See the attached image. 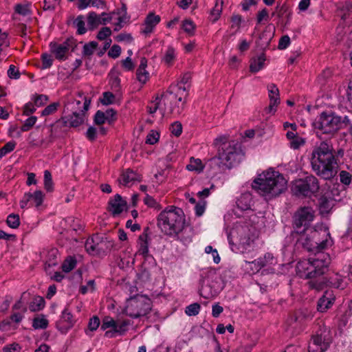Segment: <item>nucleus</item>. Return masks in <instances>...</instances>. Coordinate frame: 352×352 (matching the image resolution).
Here are the masks:
<instances>
[{"label":"nucleus","mask_w":352,"mask_h":352,"mask_svg":"<svg viewBox=\"0 0 352 352\" xmlns=\"http://www.w3.org/2000/svg\"><path fill=\"white\" fill-rule=\"evenodd\" d=\"M215 143L221 144L218 156L209 160V166L217 169V172L230 169L241 160L243 154L239 142L234 140L227 142L226 136H219L215 139Z\"/></svg>","instance_id":"1"},{"label":"nucleus","mask_w":352,"mask_h":352,"mask_svg":"<svg viewBox=\"0 0 352 352\" xmlns=\"http://www.w3.org/2000/svg\"><path fill=\"white\" fill-rule=\"evenodd\" d=\"M332 150V146L324 141L312 151V168L318 175L324 179L333 177L336 173L337 161Z\"/></svg>","instance_id":"2"},{"label":"nucleus","mask_w":352,"mask_h":352,"mask_svg":"<svg viewBox=\"0 0 352 352\" xmlns=\"http://www.w3.org/2000/svg\"><path fill=\"white\" fill-rule=\"evenodd\" d=\"M287 182L283 175L271 170L259 175L252 184V187L266 199L278 196L287 189Z\"/></svg>","instance_id":"3"},{"label":"nucleus","mask_w":352,"mask_h":352,"mask_svg":"<svg viewBox=\"0 0 352 352\" xmlns=\"http://www.w3.org/2000/svg\"><path fill=\"white\" fill-rule=\"evenodd\" d=\"M90 100L85 98L83 109H81L80 105L81 102L76 99H72L65 105L67 111H71L72 113L67 116L63 117L61 120L57 121L52 125L50 142H52L54 138L60 136L58 129L63 126H69L71 127H77L82 124L85 121V112L87 111L90 105Z\"/></svg>","instance_id":"4"},{"label":"nucleus","mask_w":352,"mask_h":352,"mask_svg":"<svg viewBox=\"0 0 352 352\" xmlns=\"http://www.w3.org/2000/svg\"><path fill=\"white\" fill-rule=\"evenodd\" d=\"M186 223L184 211L180 208L169 206L163 210L157 216V225L165 235L177 236L178 232Z\"/></svg>","instance_id":"5"},{"label":"nucleus","mask_w":352,"mask_h":352,"mask_svg":"<svg viewBox=\"0 0 352 352\" xmlns=\"http://www.w3.org/2000/svg\"><path fill=\"white\" fill-rule=\"evenodd\" d=\"M314 254L308 259L300 261L296 270L300 277L315 278L324 274L331 263L329 254L322 251L314 252Z\"/></svg>","instance_id":"6"},{"label":"nucleus","mask_w":352,"mask_h":352,"mask_svg":"<svg viewBox=\"0 0 352 352\" xmlns=\"http://www.w3.org/2000/svg\"><path fill=\"white\" fill-rule=\"evenodd\" d=\"M176 88V86H170L160 98L157 97L155 100L152 102V104L148 106V113L153 114L160 109L162 115L165 113L179 115L182 111L184 102L182 96L177 98V94L173 93Z\"/></svg>","instance_id":"7"},{"label":"nucleus","mask_w":352,"mask_h":352,"mask_svg":"<svg viewBox=\"0 0 352 352\" xmlns=\"http://www.w3.org/2000/svg\"><path fill=\"white\" fill-rule=\"evenodd\" d=\"M300 240L305 248L309 252L322 251L333 244V240L327 230H311L306 236H302Z\"/></svg>","instance_id":"8"},{"label":"nucleus","mask_w":352,"mask_h":352,"mask_svg":"<svg viewBox=\"0 0 352 352\" xmlns=\"http://www.w3.org/2000/svg\"><path fill=\"white\" fill-rule=\"evenodd\" d=\"M230 236L234 238L243 250L251 247L258 237L255 226L249 224H236L232 230Z\"/></svg>","instance_id":"9"},{"label":"nucleus","mask_w":352,"mask_h":352,"mask_svg":"<svg viewBox=\"0 0 352 352\" xmlns=\"http://www.w3.org/2000/svg\"><path fill=\"white\" fill-rule=\"evenodd\" d=\"M313 125L318 134L333 135L340 127L341 118L333 113L322 112Z\"/></svg>","instance_id":"10"},{"label":"nucleus","mask_w":352,"mask_h":352,"mask_svg":"<svg viewBox=\"0 0 352 352\" xmlns=\"http://www.w3.org/2000/svg\"><path fill=\"white\" fill-rule=\"evenodd\" d=\"M201 280L199 294L206 299H211L216 297L222 287L219 282V277L213 271H208Z\"/></svg>","instance_id":"11"},{"label":"nucleus","mask_w":352,"mask_h":352,"mask_svg":"<svg viewBox=\"0 0 352 352\" xmlns=\"http://www.w3.org/2000/svg\"><path fill=\"white\" fill-rule=\"evenodd\" d=\"M293 191L298 196L310 197L319 190L318 180L313 175L296 180L293 185Z\"/></svg>","instance_id":"12"},{"label":"nucleus","mask_w":352,"mask_h":352,"mask_svg":"<svg viewBox=\"0 0 352 352\" xmlns=\"http://www.w3.org/2000/svg\"><path fill=\"white\" fill-rule=\"evenodd\" d=\"M151 309L150 300L144 296H139L129 301L125 311L127 316L137 318L146 315Z\"/></svg>","instance_id":"13"},{"label":"nucleus","mask_w":352,"mask_h":352,"mask_svg":"<svg viewBox=\"0 0 352 352\" xmlns=\"http://www.w3.org/2000/svg\"><path fill=\"white\" fill-rule=\"evenodd\" d=\"M331 342L330 331L326 327L320 328L312 336L309 344V352H324L329 347Z\"/></svg>","instance_id":"14"},{"label":"nucleus","mask_w":352,"mask_h":352,"mask_svg":"<svg viewBox=\"0 0 352 352\" xmlns=\"http://www.w3.org/2000/svg\"><path fill=\"white\" fill-rule=\"evenodd\" d=\"M314 212L311 208L309 207H302L298 210L293 217V226L294 228L296 230L297 232H300L301 231L298 230L301 228H304L303 231L305 230V228L308 226L309 223L314 220Z\"/></svg>","instance_id":"15"},{"label":"nucleus","mask_w":352,"mask_h":352,"mask_svg":"<svg viewBox=\"0 0 352 352\" xmlns=\"http://www.w3.org/2000/svg\"><path fill=\"white\" fill-rule=\"evenodd\" d=\"M76 46V41L73 38H67L61 44L50 43L51 52L54 54L56 59L64 60L66 59V54L69 51H74Z\"/></svg>","instance_id":"16"},{"label":"nucleus","mask_w":352,"mask_h":352,"mask_svg":"<svg viewBox=\"0 0 352 352\" xmlns=\"http://www.w3.org/2000/svg\"><path fill=\"white\" fill-rule=\"evenodd\" d=\"M312 318L311 311L307 309L297 310L290 316L287 322L293 329L300 328L304 322Z\"/></svg>","instance_id":"17"},{"label":"nucleus","mask_w":352,"mask_h":352,"mask_svg":"<svg viewBox=\"0 0 352 352\" xmlns=\"http://www.w3.org/2000/svg\"><path fill=\"white\" fill-rule=\"evenodd\" d=\"M269 93L270 104L266 109L268 113H274L276 111V107L280 103L279 90L275 84H270L267 86Z\"/></svg>","instance_id":"18"},{"label":"nucleus","mask_w":352,"mask_h":352,"mask_svg":"<svg viewBox=\"0 0 352 352\" xmlns=\"http://www.w3.org/2000/svg\"><path fill=\"white\" fill-rule=\"evenodd\" d=\"M126 207V201L119 195L116 194L114 197L109 201V210L113 216L122 213Z\"/></svg>","instance_id":"19"},{"label":"nucleus","mask_w":352,"mask_h":352,"mask_svg":"<svg viewBox=\"0 0 352 352\" xmlns=\"http://www.w3.org/2000/svg\"><path fill=\"white\" fill-rule=\"evenodd\" d=\"M335 300V296L331 290H327L318 300L317 309L320 312H324L330 308Z\"/></svg>","instance_id":"20"},{"label":"nucleus","mask_w":352,"mask_h":352,"mask_svg":"<svg viewBox=\"0 0 352 352\" xmlns=\"http://www.w3.org/2000/svg\"><path fill=\"white\" fill-rule=\"evenodd\" d=\"M182 230L178 232L177 236H170V237L180 241L184 245H187L192 241L193 236L192 230L188 226L187 223H185V226Z\"/></svg>","instance_id":"21"},{"label":"nucleus","mask_w":352,"mask_h":352,"mask_svg":"<svg viewBox=\"0 0 352 352\" xmlns=\"http://www.w3.org/2000/svg\"><path fill=\"white\" fill-rule=\"evenodd\" d=\"M160 16L154 13H149L144 21V28L142 32L145 34H150L153 32L154 28L160 23Z\"/></svg>","instance_id":"22"},{"label":"nucleus","mask_w":352,"mask_h":352,"mask_svg":"<svg viewBox=\"0 0 352 352\" xmlns=\"http://www.w3.org/2000/svg\"><path fill=\"white\" fill-rule=\"evenodd\" d=\"M286 137L289 140V147L296 150L305 145L306 140L304 138L298 135L296 132L287 131Z\"/></svg>","instance_id":"23"},{"label":"nucleus","mask_w":352,"mask_h":352,"mask_svg":"<svg viewBox=\"0 0 352 352\" xmlns=\"http://www.w3.org/2000/svg\"><path fill=\"white\" fill-rule=\"evenodd\" d=\"M146 66L147 60L146 58L143 57L140 60V64L136 72L137 79L142 84H144L147 81L149 76L148 73L146 70Z\"/></svg>","instance_id":"24"},{"label":"nucleus","mask_w":352,"mask_h":352,"mask_svg":"<svg viewBox=\"0 0 352 352\" xmlns=\"http://www.w3.org/2000/svg\"><path fill=\"white\" fill-rule=\"evenodd\" d=\"M190 78H191L190 74H189V73L184 74L180 80L179 84L175 85L177 87V88L175 89L173 93L177 94V98H179V96H182L183 98L182 94L184 93H186V88L184 85L189 82ZM182 102H184V103L185 102L183 99H182Z\"/></svg>","instance_id":"25"},{"label":"nucleus","mask_w":352,"mask_h":352,"mask_svg":"<svg viewBox=\"0 0 352 352\" xmlns=\"http://www.w3.org/2000/svg\"><path fill=\"white\" fill-rule=\"evenodd\" d=\"M260 268L268 265H274L276 263V260L271 253H266L263 257H260L254 261Z\"/></svg>","instance_id":"26"},{"label":"nucleus","mask_w":352,"mask_h":352,"mask_svg":"<svg viewBox=\"0 0 352 352\" xmlns=\"http://www.w3.org/2000/svg\"><path fill=\"white\" fill-rule=\"evenodd\" d=\"M138 253L144 256H146L148 254V246L147 242V234H142L138 239Z\"/></svg>","instance_id":"27"},{"label":"nucleus","mask_w":352,"mask_h":352,"mask_svg":"<svg viewBox=\"0 0 352 352\" xmlns=\"http://www.w3.org/2000/svg\"><path fill=\"white\" fill-rule=\"evenodd\" d=\"M176 58L175 50L172 46H168L166 50L162 61L167 65H172Z\"/></svg>","instance_id":"28"},{"label":"nucleus","mask_w":352,"mask_h":352,"mask_svg":"<svg viewBox=\"0 0 352 352\" xmlns=\"http://www.w3.org/2000/svg\"><path fill=\"white\" fill-rule=\"evenodd\" d=\"M204 166L200 159L191 157L190 163L186 166V168L190 171L201 173L204 170Z\"/></svg>","instance_id":"29"},{"label":"nucleus","mask_w":352,"mask_h":352,"mask_svg":"<svg viewBox=\"0 0 352 352\" xmlns=\"http://www.w3.org/2000/svg\"><path fill=\"white\" fill-rule=\"evenodd\" d=\"M265 60V58L263 55H261L256 58L252 59L250 65V71L252 72L256 73L261 70L264 66Z\"/></svg>","instance_id":"30"},{"label":"nucleus","mask_w":352,"mask_h":352,"mask_svg":"<svg viewBox=\"0 0 352 352\" xmlns=\"http://www.w3.org/2000/svg\"><path fill=\"white\" fill-rule=\"evenodd\" d=\"M45 307V300L41 296H35L30 302L29 309L31 311H38Z\"/></svg>","instance_id":"31"},{"label":"nucleus","mask_w":352,"mask_h":352,"mask_svg":"<svg viewBox=\"0 0 352 352\" xmlns=\"http://www.w3.org/2000/svg\"><path fill=\"white\" fill-rule=\"evenodd\" d=\"M291 10L289 6L287 3H278L275 8V11L272 13V16L276 15L278 18L284 17Z\"/></svg>","instance_id":"32"},{"label":"nucleus","mask_w":352,"mask_h":352,"mask_svg":"<svg viewBox=\"0 0 352 352\" xmlns=\"http://www.w3.org/2000/svg\"><path fill=\"white\" fill-rule=\"evenodd\" d=\"M137 179V175L130 169H127L122 175L120 182L124 185H127L130 182Z\"/></svg>","instance_id":"33"},{"label":"nucleus","mask_w":352,"mask_h":352,"mask_svg":"<svg viewBox=\"0 0 352 352\" xmlns=\"http://www.w3.org/2000/svg\"><path fill=\"white\" fill-rule=\"evenodd\" d=\"M87 21L89 26L94 29L100 24L101 17L94 12H91L88 15Z\"/></svg>","instance_id":"34"},{"label":"nucleus","mask_w":352,"mask_h":352,"mask_svg":"<svg viewBox=\"0 0 352 352\" xmlns=\"http://www.w3.org/2000/svg\"><path fill=\"white\" fill-rule=\"evenodd\" d=\"M44 188L48 192H52L54 190L52 175L47 170L44 171Z\"/></svg>","instance_id":"35"},{"label":"nucleus","mask_w":352,"mask_h":352,"mask_svg":"<svg viewBox=\"0 0 352 352\" xmlns=\"http://www.w3.org/2000/svg\"><path fill=\"white\" fill-rule=\"evenodd\" d=\"M6 223L10 228H17L20 225L19 216L14 213L9 214L7 217Z\"/></svg>","instance_id":"36"},{"label":"nucleus","mask_w":352,"mask_h":352,"mask_svg":"<svg viewBox=\"0 0 352 352\" xmlns=\"http://www.w3.org/2000/svg\"><path fill=\"white\" fill-rule=\"evenodd\" d=\"M319 206L321 213H328L332 208V203L326 197H322L320 199Z\"/></svg>","instance_id":"37"},{"label":"nucleus","mask_w":352,"mask_h":352,"mask_svg":"<svg viewBox=\"0 0 352 352\" xmlns=\"http://www.w3.org/2000/svg\"><path fill=\"white\" fill-rule=\"evenodd\" d=\"M48 321L44 316L37 317L33 320L32 327L34 329H46Z\"/></svg>","instance_id":"38"},{"label":"nucleus","mask_w":352,"mask_h":352,"mask_svg":"<svg viewBox=\"0 0 352 352\" xmlns=\"http://www.w3.org/2000/svg\"><path fill=\"white\" fill-rule=\"evenodd\" d=\"M252 346L250 345L241 346L235 350L230 351L228 348L221 349L219 346L217 347L214 352H251Z\"/></svg>","instance_id":"39"},{"label":"nucleus","mask_w":352,"mask_h":352,"mask_svg":"<svg viewBox=\"0 0 352 352\" xmlns=\"http://www.w3.org/2000/svg\"><path fill=\"white\" fill-rule=\"evenodd\" d=\"M309 287L317 291H320L324 289L326 285L325 282L321 278L311 280L308 282Z\"/></svg>","instance_id":"40"},{"label":"nucleus","mask_w":352,"mask_h":352,"mask_svg":"<svg viewBox=\"0 0 352 352\" xmlns=\"http://www.w3.org/2000/svg\"><path fill=\"white\" fill-rule=\"evenodd\" d=\"M76 259L72 257H69L67 259H65V261L62 265L63 271L65 272H69L76 267Z\"/></svg>","instance_id":"41"},{"label":"nucleus","mask_w":352,"mask_h":352,"mask_svg":"<svg viewBox=\"0 0 352 352\" xmlns=\"http://www.w3.org/2000/svg\"><path fill=\"white\" fill-rule=\"evenodd\" d=\"M32 205L34 204L36 207L40 206L43 200V193L41 190H36L32 193L31 197Z\"/></svg>","instance_id":"42"},{"label":"nucleus","mask_w":352,"mask_h":352,"mask_svg":"<svg viewBox=\"0 0 352 352\" xmlns=\"http://www.w3.org/2000/svg\"><path fill=\"white\" fill-rule=\"evenodd\" d=\"M98 47V43L96 41H91L87 43L83 47L82 54L85 56H91L94 54L95 50Z\"/></svg>","instance_id":"43"},{"label":"nucleus","mask_w":352,"mask_h":352,"mask_svg":"<svg viewBox=\"0 0 352 352\" xmlns=\"http://www.w3.org/2000/svg\"><path fill=\"white\" fill-rule=\"evenodd\" d=\"M16 142L14 141H10L7 142L1 149H0V157H3L8 153L12 152L15 146Z\"/></svg>","instance_id":"44"},{"label":"nucleus","mask_w":352,"mask_h":352,"mask_svg":"<svg viewBox=\"0 0 352 352\" xmlns=\"http://www.w3.org/2000/svg\"><path fill=\"white\" fill-rule=\"evenodd\" d=\"M74 25L77 28L78 34H83L86 32L85 23L82 16H78L74 21Z\"/></svg>","instance_id":"45"},{"label":"nucleus","mask_w":352,"mask_h":352,"mask_svg":"<svg viewBox=\"0 0 352 352\" xmlns=\"http://www.w3.org/2000/svg\"><path fill=\"white\" fill-rule=\"evenodd\" d=\"M200 309L201 307L198 303H193L186 307L185 313L189 316H196L199 314Z\"/></svg>","instance_id":"46"},{"label":"nucleus","mask_w":352,"mask_h":352,"mask_svg":"<svg viewBox=\"0 0 352 352\" xmlns=\"http://www.w3.org/2000/svg\"><path fill=\"white\" fill-rule=\"evenodd\" d=\"M222 3H223V1L221 0H217L216 1V4H215V6L214 7V8L211 10V15L212 16H214V21H217L220 14H221V12L222 11Z\"/></svg>","instance_id":"47"},{"label":"nucleus","mask_w":352,"mask_h":352,"mask_svg":"<svg viewBox=\"0 0 352 352\" xmlns=\"http://www.w3.org/2000/svg\"><path fill=\"white\" fill-rule=\"evenodd\" d=\"M37 118L36 116H30L25 120L24 124L22 125L21 130L22 131H29L36 123Z\"/></svg>","instance_id":"48"},{"label":"nucleus","mask_w":352,"mask_h":352,"mask_svg":"<svg viewBox=\"0 0 352 352\" xmlns=\"http://www.w3.org/2000/svg\"><path fill=\"white\" fill-rule=\"evenodd\" d=\"M115 100V96L109 91L104 92L102 98H100V102L102 104L109 105L113 104Z\"/></svg>","instance_id":"49"},{"label":"nucleus","mask_w":352,"mask_h":352,"mask_svg":"<svg viewBox=\"0 0 352 352\" xmlns=\"http://www.w3.org/2000/svg\"><path fill=\"white\" fill-rule=\"evenodd\" d=\"M14 11L16 13L22 16H27L30 14V10L28 5L24 4H16L14 7Z\"/></svg>","instance_id":"50"},{"label":"nucleus","mask_w":352,"mask_h":352,"mask_svg":"<svg viewBox=\"0 0 352 352\" xmlns=\"http://www.w3.org/2000/svg\"><path fill=\"white\" fill-rule=\"evenodd\" d=\"M48 100V97L46 95L40 94L35 95L32 97V100L34 101V104L36 107H41L44 105Z\"/></svg>","instance_id":"51"},{"label":"nucleus","mask_w":352,"mask_h":352,"mask_svg":"<svg viewBox=\"0 0 352 352\" xmlns=\"http://www.w3.org/2000/svg\"><path fill=\"white\" fill-rule=\"evenodd\" d=\"M116 321L109 316L105 317L102 320L101 329L106 330L108 328H116Z\"/></svg>","instance_id":"52"},{"label":"nucleus","mask_w":352,"mask_h":352,"mask_svg":"<svg viewBox=\"0 0 352 352\" xmlns=\"http://www.w3.org/2000/svg\"><path fill=\"white\" fill-rule=\"evenodd\" d=\"M62 318L64 321L67 322L69 327H72L74 324L73 316L69 310L65 308L62 313Z\"/></svg>","instance_id":"53"},{"label":"nucleus","mask_w":352,"mask_h":352,"mask_svg":"<svg viewBox=\"0 0 352 352\" xmlns=\"http://www.w3.org/2000/svg\"><path fill=\"white\" fill-rule=\"evenodd\" d=\"M329 285L336 288L343 289L344 287L342 283V279L338 274H336L334 277L330 278Z\"/></svg>","instance_id":"54"},{"label":"nucleus","mask_w":352,"mask_h":352,"mask_svg":"<svg viewBox=\"0 0 352 352\" xmlns=\"http://www.w3.org/2000/svg\"><path fill=\"white\" fill-rule=\"evenodd\" d=\"M56 254L57 250H52L49 252V256L53 257L52 260L47 261L45 263V270H47V267H51L52 266H55L57 265V261H56Z\"/></svg>","instance_id":"55"},{"label":"nucleus","mask_w":352,"mask_h":352,"mask_svg":"<svg viewBox=\"0 0 352 352\" xmlns=\"http://www.w3.org/2000/svg\"><path fill=\"white\" fill-rule=\"evenodd\" d=\"M160 134L154 131H151L146 136V143L154 144L159 140Z\"/></svg>","instance_id":"56"},{"label":"nucleus","mask_w":352,"mask_h":352,"mask_svg":"<svg viewBox=\"0 0 352 352\" xmlns=\"http://www.w3.org/2000/svg\"><path fill=\"white\" fill-rule=\"evenodd\" d=\"M42 59V69L50 68L52 65L53 60L51 56L48 54H43L41 56Z\"/></svg>","instance_id":"57"},{"label":"nucleus","mask_w":352,"mask_h":352,"mask_svg":"<svg viewBox=\"0 0 352 352\" xmlns=\"http://www.w3.org/2000/svg\"><path fill=\"white\" fill-rule=\"evenodd\" d=\"M129 324V320H123L120 323L116 322V331H118V333L122 335L127 331Z\"/></svg>","instance_id":"58"},{"label":"nucleus","mask_w":352,"mask_h":352,"mask_svg":"<svg viewBox=\"0 0 352 352\" xmlns=\"http://www.w3.org/2000/svg\"><path fill=\"white\" fill-rule=\"evenodd\" d=\"M182 28L186 33L192 34L195 30V25L190 20H184L183 21Z\"/></svg>","instance_id":"59"},{"label":"nucleus","mask_w":352,"mask_h":352,"mask_svg":"<svg viewBox=\"0 0 352 352\" xmlns=\"http://www.w3.org/2000/svg\"><path fill=\"white\" fill-rule=\"evenodd\" d=\"M95 289V281L94 280H89L87 285H82L80 287V292L82 294H85L88 292H93Z\"/></svg>","instance_id":"60"},{"label":"nucleus","mask_w":352,"mask_h":352,"mask_svg":"<svg viewBox=\"0 0 352 352\" xmlns=\"http://www.w3.org/2000/svg\"><path fill=\"white\" fill-rule=\"evenodd\" d=\"M58 107V103L54 102L46 107L42 111L41 115L42 116H48L50 114L54 113L56 110L57 107Z\"/></svg>","instance_id":"61"},{"label":"nucleus","mask_w":352,"mask_h":352,"mask_svg":"<svg viewBox=\"0 0 352 352\" xmlns=\"http://www.w3.org/2000/svg\"><path fill=\"white\" fill-rule=\"evenodd\" d=\"M85 249L90 254H94L96 250V245L94 244L92 239H88L85 242Z\"/></svg>","instance_id":"62"},{"label":"nucleus","mask_w":352,"mask_h":352,"mask_svg":"<svg viewBox=\"0 0 352 352\" xmlns=\"http://www.w3.org/2000/svg\"><path fill=\"white\" fill-rule=\"evenodd\" d=\"M171 133L176 137L179 136L182 132V126L180 122H175L170 126Z\"/></svg>","instance_id":"63"},{"label":"nucleus","mask_w":352,"mask_h":352,"mask_svg":"<svg viewBox=\"0 0 352 352\" xmlns=\"http://www.w3.org/2000/svg\"><path fill=\"white\" fill-rule=\"evenodd\" d=\"M21 346L19 344L12 343L4 346L0 352H20Z\"/></svg>","instance_id":"64"}]
</instances>
